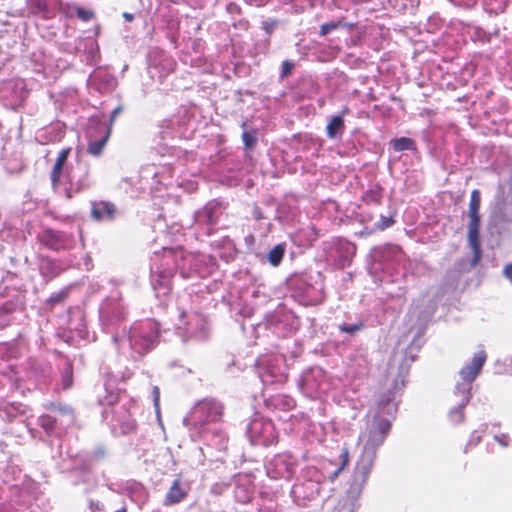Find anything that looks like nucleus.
I'll use <instances>...</instances> for the list:
<instances>
[{"instance_id":"f257e3e1","label":"nucleus","mask_w":512,"mask_h":512,"mask_svg":"<svg viewBox=\"0 0 512 512\" xmlns=\"http://www.w3.org/2000/svg\"><path fill=\"white\" fill-rule=\"evenodd\" d=\"M391 429V423L387 419H380L374 423L367 433V439L363 448V452L369 456V460L366 464L357 466V469L361 471L364 478L368 476L371 471L373 460L376 456V451L380 447L386 437L388 436Z\"/></svg>"},{"instance_id":"f03ea898","label":"nucleus","mask_w":512,"mask_h":512,"mask_svg":"<svg viewBox=\"0 0 512 512\" xmlns=\"http://www.w3.org/2000/svg\"><path fill=\"white\" fill-rule=\"evenodd\" d=\"M36 239L42 246L52 251L66 250L72 244L71 235L48 227L38 233Z\"/></svg>"},{"instance_id":"7ed1b4c3","label":"nucleus","mask_w":512,"mask_h":512,"mask_svg":"<svg viewBox=\"0 0 512 512\" xmlns=\"http://www.w3.org/2000/svg\"><path fill=\"white\" fill-rule=\"evenodd\" d=\"M130 344L140 354L148 352L154 345L155 335L144 331V326L133 327L130 332Z\"/></svg>"},{"instance_id":"20e7f679","label":"nucleus","mask_w":512,"mask_h":512,"mask_svg":"<svg viewBox=\"0 0 512 512\" xmlns=\"http://www.w3.org/2000/svg\"><path fill=\"white\" fill-rule=\"evenodd\" d=\"M487 359V355L485 351L481 350L474 354L471 362L467 365H465L460 370V376L461 378L466 382H473L479 373L482 370L483 365L485 364Z\"/></svg>"},{"instance_id":"39448f33","label":"nucleus","mask_w":512,"mask_h":512,"mask_svg":"<svg viewBox=\"0 0 512 512\" xmlns=\"http://www.w3.org/2000/svg\"><path fill=\"white\" fill-rule=\"evenodd\" d=\"M71 150V147L63 148L56 157L55 163L50 172L51 185L54 189L58 188L60 185L64 167L68 161Z\"/></svg>"},{"instance_id":"423d86ee","label":"nucleus","mask_w":512,"mask_h":512,"mask_svg":"<svg viewBox=\"0 0 512 512\" xmlns=\"http://www.w3.org/2000/svg\"><path fill=\"white\" fill-rule=\"evenodd\" d=\"M188 495V490L182 487L180 478L175 479L170 488L168 489L163 504L165 506H172L182 502Z\"/></svg>"},{"instance_id":"0eeeda50","label":"nucleus","mask_w":512,"mask_h":512,"mask_svg":"<svg viewBox=\"0 0 512 512\" xmlns=\"http://www.w3.org/2000/svg\"><path fill=\"white\" fill-rule=\"evenodd\" d=\"M115 205L108 201L93 202L91 215L94 220H112L115 216Z\"/></svg>"},{"instance_id":"6e6552de","label":"nucleus","mask_w":512,"mask_h":512,"mask_svg":"<svg viewBox=\"0 0 512 512\" xmlns=\"http://www.w3.org/2000/svg\"><path fill=\"white\" fill-rule=\"evenodd\" d=\"M39 270L41 275L47 281L56 278L64 271V269L55 260L47 256L40 258Z\"/></svg>"},{"instance_id":"1a4fd4ad","label":"nucleus","mask_w":512,"mask_h":512,"mask_svg":"<svg viewBox=\"0 0 512 512\" xmlns=\"http://www.w3.org/2000/svg\"><path fill=\"white\" fill-rule=\"evenodd\" d=\"M480 225L481 221H469L468 223V242L473 250L476 261L480 258L481 253Z\"/></svg>"},{"instance_id":"9d476101","label":"nucleus","mask_w":512,"mask_h":512,"mask_svg":"<svg viewBox=\"0 0 512 512\" xmlns=\"http://www.w3.org/2000/svg\"><path fill=\"white\" fill-rule=\"evenodd\" d=\"M69 182L70 187L66 190V197L71 199L74 194L80 193L91 186L89 169L87 168L76 182H73L71 179Z\"/></svg>"},{"instance_id":"9b49d317","label":"nucleus","mask_w":512,"mask_h":512,"mask_svg":"<svg viewBox=\"0 0 512 512\" xmlns=\"http://www.w3.org/2000/svg\"><path fill=\"white\" fill-rule=\"evenodd\" d=\"M481 204L480 191L474 189L470 195V201L468 206L469 221H481L479 209Z\"/></svg>"},{"instance_id":"f8f14e48","label":"nucleus","mask_w":512,"mask_h":512,"mask_svg":"<svg viewBox=\"0 0 512 512\" xmlns=\"http://www.w3.org/2000/svg\"><path fill=\"white\" fill-rule=\"evenodd\" d=\"M200 408L207 413V420L210 422H218L223 415V409L220 404L214 401H208L201 404Z\"/></svg>"},{"instance_id":"ddd939ff","label":"nucleus","mask_w":512,"mask_h":512,"mask_svg":"<svg viewBox=\"0 0 512 512\" xmlns=\"http://www.w3.org/2000/svg\"><path fill=\"white\" fill-rule=\"evenodd\" d=\"M345 128L342 115L333 116L326 126V134L328 138H335L338 134H342Z\"/></svg>"},{"instance_id":"4468645a","label":"nucleus","mask_w":512,"mask_h":512,"mask_svg":"<svg viewBox=\"0 0 512 512\" xmlns=\"http://www.w3.org/2000/svg\"><path fill=\"white\" fill-rule=\"evenodd\" d=\"M28 10L35 15H41L43 18H50V12L47 0H28Z\"/></svg>"},{"instance_id":"2eb2a0df","label":"nucleus","mask_w":512,"mask_h":512,"mask_svg":"<svg viewBox=\"0 0 512 512\" xmlns=\"http://www.w3.org/2000/svg\"><path fill=\"white\" fill-rule=\"evenodd\" d=\"M110 134H111V131H110V128H108L105 135L101 139L95 140V141H90L87 146L88 154H90L92 156H99L102 153V151L110 137Z\"/></svg>"},{"instance_id":"dca6fc26","label":"nucleus","mask_w":512,"mask_h":512,"mask_svg":"<svg viewBox=\"0 0 512 512\" xmlns=\"http://www.w3.org/2000/svg\"><path fill=\"white\" fill-rule=\"evenodd\" d=\"M392 147L395 151L415 150V141L408 137H400L392 141Z\"/></svg>"},{"instance_id":"f3484780","label":"nucleus","mask_w":512,"mask_h":512,"mask_svg":"<svg viewBox=\"0 0 512 512\" xmlns=\"http://www.w3.org/2000/svg\"><path fill=\"white\" fill-rule=\"evenodd\" d=\"M285 248L283 245H276L268 254L269 262L273 266H277L283 259Z\"/></svg>"},{"instance_id":"a211bd4d","label":"nucleus","mask_w":512,"mask_h":512,"mask_svg":"<svg viewBox=\"0 0 512 512\" xmlns=\"http://www.w3.org/2000/svg\"><path fill=\"white\" fill-rule=\"evenodd\" d=\"M69 295V288L66 287L57 293H53L47 300L46 303L51 308L64 302Z\"/></svg>"},{"instance_id":"6ab92c4d","label":"nucleus","mask_w":512,"mask_h":512,"mask_svg":"<svg viewBox=\"0 0 512 512\" xmlns=\"http://www.w3.org/2000/svg\"><path fill=\"white\" fill-rule=\"evenodd\" d=\"M465 403L458 405L449 412V420L452 424H459L465 418L464 414Z\"/></svg>"},{"instance_id":"aec40b11","label":"nucleus","mask_w":512,"mask_h":512,"mask_svg":"<svg viewBox=\"0 0 512 512\" xmlns=\"http://www.w3.org/2000/svg\"><path fill=\"white\" fill-rule=\"evenodd\" d=\"M345 26H346V24H344L342 21H331V22L324 23L320 27V35L325 36V35L331 33L332 31H334L340 27H345Z\"/></svg>"},{"instance_id":"412c9836","label":"nucleus","mask_w":512,"mask_h":512,"mask_svg":"<svg viewBox=\"0 0 512 512\" xmlns=\"http://www.w3.org/2000/svg\"><path fill=\"white\" fill-rule=\"evenodd\" d=\"M75 12L77 17L84 22L90 21L95 16L92 10H87L83 7H76Z\"/></svg>"},{"instance_id":"4be33fe9","label":"nucleus","mask_w":512,"mask_h":512,"mask_svg":"<svg viewBox=\"0 0 512 512\" xmlns=\"http://www.w3.org/2000/svg\"><path fill=\"white\" fill-rule=\"evenodd\" d=\"M364 327L363 323H356V324H342L340 325L339 329L341 332L348 333V334H354L358 331H360Z\"/></svg>"},{"instance_id":"5701e85b","label":"nucleus","mask_w":512,"mask_h":512,"mask_svg":"<svg viewBox=\"0 0 512 512\" xmlns=\"http://www.w3.org/2000/svg\"><path fill=\"white\" fill-rule=\"evenodd\" d=\"M242 140L248 149H252L256 144V136L252 132L244 131L242 134Z\"/></svg>"},{"instance_id":"b1692460","label":"nucleus","mask_w":512,"mask_h":512,"mask_svg":"<svg viewBox=\"0 0 512 512\" xmlns=\"http://www.w3.org/2000/svg\"><path fill=\"white\" fill-rule=\"evenodd\" d=\"M124 434L134 433L137 430V423L134 419H129L121 425Z\"/></svg>"},{"instance_id":"393cba45","label":"nucleus","mask_w":512,"mask_h":512,"mask_svg":"<svg viewBox=\"0 0 512 512\" xmlns=\"http://www.w3.org/2000/svg\"><path fill=\"white\" fill-rule=\"evenodd\" d=\"M394 224V220L391 217L381 216L380 221L376 224V230H384Z\"/></svg>"},{"instance_id":"a878e982","label":"nucleus","mask_w":512,"mask_h":512,"mask_svg":"<svg viewBox=\"0 0 512 512\" xmlns=\"http://www.w3.org/2000/svg\"><path fill=\"white\" fill-rule=\"evenodd\" d=\"M56 424V420L55 418L49 416V415H46V416H42L41 417V426L48 430V429H53L54 426Z\"/></svg>"},{"instance_id":"bb28decb","label":"nucleus","mask_w":512,"mask_h":512,"mask_svg":"<svg viewBox=\"0 0 512 512\" xmlns=\"http://www.w3.org/2000/svg\"><path fill=\"white\" fill-rule=\"evenodd\" d=\"M293 67H294V64L292 62H290L289 60H285L282 63L281 77L285 78V77L289 76L292 72Z\"/></svg>"},{"instance_id":"cd10ccee","label":"nucleus","mask_w":512,"mask_h":512,"mask_svg":"<svg viewBox=\"0 0 512 512\" xmlns=\"http://www.w3.org/2000/svg\"><path fill=\"white\" fill-rule=\"evenodd\" d=\"M62 383L64 389H69L72 386L73 378H72V372L66 371L65 374L62 377Z\"/></svg>"},{"instance_id":"c85d7f7f","label":"nucleus","mask_w":512,"mask_h":512,"mask_svg":"<svg viewBox=\"0 0 512 512\" xmlns=\"http://www.w3.org/2000/svg\"><path fill=\"white\" fill-rule=\"evenodd\" d=\"M394 399V392L388 391L384 394L379 400V407H384L386 404L390 403Z\"/></svg>"},{"instance_id":"c756f323","label":"nucleus","mask_w":512,"mask_h":512,"mask_svg":"<svg viewBox=\"0 0 512 512\" xmlns=\"http://www.w3.org/2000/svg\"><path fill=\"white\" fill-rule=\"evenodd\" d=\"M340 459H341L340 467H342L344 469L349 463V450L347 447L342 448L341 454H340Z\"/></svg>"},{"instance_id":"7c9ffc66","label":"nucleus","mask_w":512,"mask_h":512,"mask_svg":"<svg viewBox=\"0 0 512 512\" xmlns=\"http://www.w3.org/2000/svg\"><path fill=\"white\" fill-rule=\"evenodd\" d=\"M365 199L367 201L374 202L376 204L380 203L381 195L378 192L370 191L366 193Z\"/></svg>"},{"instance_id":"2f4dec72","label":"nucleus","mask_w":512,"mask_h":512,"mask_svg":"<svg viewBox=\"0 0 512 512\" xmlns=\"http://www.w3.org/2000/svg\"><path fill=\"white\" fill-rule=\"evenodd\" d=\"M503 275L512 284V263H507L503 268Z\"/></svg>"},{"instance_id":"473e14b6","label":"nucleus","mask_w":512,"mask_h":512,"mask_svg":"<svg viewBox=\"0 0 512 512\" xmlns=\"http://www.w3.org/2000/svg\"><path fill=\"white\" fill-rule=\"evenodd\" d=\"M495 440L503 447H506L509 444L510 438L507 434H501L499 436H495Z\"/></svg>"},{"instance_id":"72a5a7b5","label":"nucleus","mask_w":512,"mask_h":512,"mask_svg":"<svg viewBox=\"0 0 512 512\" xmlns=\"http://www.w3.org/2000/svg\"><path fill=\"white\" fill-rule=\"evenodd\" d=\"M122 112V107L121 106H117L111 113V116H110V123H109V127L108 128H112V125L113 123L115 122L116 120V117Z\"/></svg>"},{"instance_id":"f704fd0d","label":"nucleus","mask_w":512,"mask_h":512,"mask_svg":"<svg viewBox=\"0 0 512 512\" xmlns=\"http://www.w3.org/2000/svg\"><path fill=\"white\" fill-rule=\"evenodd\" d=\"M104 402L108 405H114L118 402V395L110 394L104 398Z\"/></svg>"},{"instance_id":"c9c22d12","label":"nucleus","mask_w":512,"mask_h":512,"mask_svg":"<svg viewBox=\"0 0 512 512\" xmlns=\"http://www.w3.org/2000/svg\"><path fill=\"white\" fill-rule=\"evenodd\" d=\"M71 10H72V7L68 4H66V5L60 4V6H59V11L69 17L72 16Z\"/></svg>"},{"instance_id":"e433bc0d","label":"nucleus","mask_w":512,"mask_h":512,"mask_svg":"<svg viewBox=\"0 0 512 512\" xmlns=\"http://www.w3.org/2000/svg\"><path fill=\"white\" fill-rule=\"evenodd\" d=\"M342 470H343V468H342V467H339V468H338L334 473H332V474L330 475L329 480H330L331 482H333V481L338 477V475L340 474V472H341Z\"/></svg>"},{"instance_id":"4c0bfd02","label":"nucleus","mask_w":512,"mask_h":512,"mask_svg":"<svg viewBox=\"0 0 512 512\" xmlns=\"http://www.w3.org/2000/svg\"><path fill=\"white\" fill-rule=\"evenodd\" d=\"M183 329L188 333H193L192 328L190 327V321L183 324Z\"/></svg>"},{"instance_id":"58836bf2","label":"nucleus","mask_w":512,"mask_h":512,"mask_svg":"<svg viewBox=\"0 0 512 512\" xmlns=\"http://www.w3.org/2000/svg\"><path fill=\"white\" fill-rule=\"evenodd\" d=\"M403 386H404V380H403V379H401V380H400V384H399V382H398V381H396V382H395L394 389H395V390H396V389L400 390Z\"/></svg>"},{"instance_id":"ea45409f","label":"nucleus","mask_w":512,"mask_h":512,"mask_svg":"<svg viewBox=\"0 0 512 512\" xmlns=\"http://www.w3.org/2000/svg\"><path fill=\"white\" fill-rule=\"evenodd\" d=\"M123 17H124L127 21H129V22L133 21V19H134L133 14H130V13H127V12H125V13L123 14Z\"/></svg>"},{"instance_id":"a19ab883","label":"nucleus","mask_w":512,"mask_h":512,"mask_svg":"<svg viewBox=\"0 0 512 512\" xmlns=\"http://www.w3.org/2000/svg\"><path fill=\"white\" fill-rule=\"evenodd\" d=\"M179 310V318L180 320H183L187 317V313L184 309H178Z\"/></svg>"},{"instance_id":"79ce46f5","label":"nucleus","mask_w":512,"mask_h":512,"mask_svg":"<svg viewBox=\"0 0 512 512\" xmlns=\"http://www.w3.org/2000/svg\"><path fill=\"white\" fill-rule=\"evenodd\" d=\"M190 320L191 321H197V322H200L201 321V316L197 313L193 314L191 317H190Z\"/></svg>"},{"instance_id":"37998d69","label":"nucleus","mask_w":512,"mask_h":512,"mask_svg":"<svg viewBox=\"0 0 512 512\" xmlns=\"http://www.w3.org/2000/svg\"><path fill=\"white\" fill-rule=\"evenodd\" d=\"M115 512H128V511H127L126 505H124L123 507H121L120 509L116 510Z\"/></svg>"},{"instance_id":"c03bdc74","label":"nucleus","mask_w":512,"mask_h":512,"mask_svg":"<svg viewBox=\"0 0 512 512\" xmlns=\"http://www.w3.org/2000/svg\"><path fill=\"white\" fill-rule=\"evenodd\" d=\"M208 215H209V222H210V223H213L214 221H213V219H212V212H211V211H209V212H208Z\"/></svg>"},{"instance_id":"a18cd8bd","label":"nucleus","mask_w":512,"mask_h":512,"mask_svg":"<svg viewBox=\"0 0 512 512\" xmlns=\"http://www.w3.org/2000/svg\"><path fill=\"white\" fill-rule=\"evenodd\" d=\"M266 512H277V510L276 509H270V510H268Z\"/></svg>"}]
</instances>
